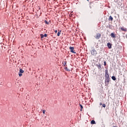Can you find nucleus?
Returning a JSON list of instances; mask_svg holds the SVG:
<instances>
[{"label":"nucleus","instance_id":"nucleus-5","mask_svg":"<svg viewBox=\"0 0 127 127\" xmlns=\"http://www.w3.org/2000/svg\"><path fill=\"white\" fill-rule=\"evenodd\" d=\"M41 38H43L44 37H47V34H45L43 35V34H40Z\"/></svg>","mask_w":127,"mask_h":127},{"label":"nucleus","instance_id":"nucleus-14","mask_svg":"<svg viewBox=\"0 0 127 127\" xmlns=\"http://www.w3.org/2000/svg\"><path fill=\"white\" fill-rule=\"evenodd\" d=\"M44 22H45L46 24H47L48 25H49V22H48L47 20H45Z\"/></svg>","mask_w":127,"mask_h":127},{"label":"nucleus","instance_id":"nucleus-13","mask_svg":"<svg viewBox=\"0 0 127 127\" xmlns=\"http://www.w3.org/2000/svg\"><path fill=\"white\" fill-rule=\"evenodd\" d=\"M112 80H113L114 81H116V80H117V79L116 78V77L115 76H113L112 77Z\"/></svg>","mask_w":127,"mask_h":127},{"label":"nucleus","instance_id":"nucleus-12","mask_svg":"<svg viewBox=\"0 0 127 127\" xmlns=\"http://www.w3.org/2000/svg\"><path fill=\"white\" fill-rule=\"evenodd\" d=\"M91 125H95L96 122L94 120H92L91 121Z\"/></svg>","mask_w":127,"mask_h":127},{"label":"nucleus","instance_id":"nucleus-3","mask_svg":"<svg viewBox=\"0 0 127 127\" xmlns=\"http://www.w3.org/2000/svg\"><path fill=\"white\" fill-rule=\"evenodd\" d=\"M92 55H96L97 54V51L94 49L91 51Z\"/></svg>","mask_w":127,"mask_h":127},{"label":"nucleus","instance_id":"nucleus-23","mask_svg":"<svg viewBox=\"0 0 127 127\" xmlns=\"http://www.w3.org/2000/svg\"><path fill=\"white\" fill-rule=\"evenodd\" d=\"M55 32V33H57V30H56Z\"/></svg>","mask_w":127,"mask_h":127},{"label":"nucleus","instance_id":"nucleus-6","mask_svg":"<svg viewBox=\"0 0 127 127\" xmlns=\"http://www.w3.org/2000/svg\"><path fill=\"white\" fill-rule=\"evenodd\" d=\"M120 29L122 31H127V28H124V27H122L120 28Z\"/></svg>","mask_w":127,"mask_h":127},{"label":"nucleus","instance_id":"nucleus-18","mask_svg":"<svg viewBox=\"0 0 127 127\" xmlns=\"http://www.w3.org/2000/svg\"><path fill=\"white\" fill-rule=\"evenodd\" d=\"M104 66H106V65H107V62H106V61H104Z\"/></svg>","mask_w":127,"mask_h":127},{"label":"nucleus","instance_id":"nucleus-7","mask_svg":"<svg viewBox=\"0 0 127 127\" xmlns=\"http://www.w3.org/2000/svg\"><path fill=\"white\" fill-rule=\"evenodd\" d=\"M111 36L112 37V38H116V35L114 33H111Z\"/></svg>","mask_w":127,"mask_h":127},{"label":"nucleus","instance_id":"nucleus-10","mask_svg":"<svg viewBox=\"0 0 127 127\" xmlns=\"http://www.w3.org/2000/svg\"><path fill=\"white\" fill-rule=\"evenodd\" d=\"M113 19L114 18L112 17V16H110L108 20H109V21H113Z\"/></svg>","mask_w":127,"mask_h":127},{"label":"nucleus","instance_id":"nucleus-22","mask_svg":"<svg viewBox=\"0 0 127 127\" xmlns=\"http://www.w3.org/2000/svg\"><path fill=\"white\" fill-rule=\"evenodd\" d=\"M46 112V111H45V110H44L43 111V114H45V112Z\"/></svg>","mask_w":127,"mask_h":127},{"label":"nucleus","instance_id":"nucleus-16","mask_svg":"<svg viewBox=\"0 0 127 127\" xmlns=\"http://www.w3.org/2000/svg\"><path fill=\"white\" fill-rule=\"evenodd\" d=\"M64 69L65 70H66V71H68L69 72H70V69H68V67H67V66L64 67Z\"/></svg>","mask_w":127,"mask_h":127},{"label":"nucleus","instance_id":"nucleus-9","mask_svg":"<svg viewBox=\"0 0 127 127\" xmlns=\"http://www.w3.org/2000/svg\"><path fill=\"white\" fill-rule=\"evenodd\" d=\"M96 66L98 69H101L102 65H101V64H96Z\"/></svg>","mask_w":127,"mask_h":127},{"label":"nucleus","instance_id":"nucleus-8","mask_svg":"<svg viewBox=\"0 0 127 127\" xmlns=\"http://www.w3.org/2000/svg\"><path fill=\"white\" fill-rule=\"evenodd\" d=\"M107 46L109 49H111V48H112V44L110 43H107Z\"/></svg>","mask_w":127,"mask_h":127},{"label":"nucleus","instance_id":"nucleus-20","mask_svg":"<svg viewBox=\"0 0 127 127\" xmlns=\"http://www.w3.org/2000/svg\"><path fill=\"white\" fill-rule=\"evenodd\" d=\"M19 77H21V76H22V74L19 72Z\"/></svg>","mask_w":127,"mask_h":127},{"label":"nucleus","instance_id":"nucleus-17","mask_svg":"<svg viewBox=\"0 0 127 127\" xmlns=\"http://www.w3.org/2000/svg\"><path fill=\"white\" fill-rule=\"evenodd\" d=\"M66 64H67V61L64 62V67H65V66H67Z\"/></svg>","mask_w":127,"mask_h":127},{"label":"nucleus","instance_id":"nucleus-11","mask_svg":"<svg viewBox=\"0 0 127 127\" xmlns=\"http://www.w3.org/2000/svg\"><path fill=\"white\" fill-rule=\"evenodd\" d=\"M19 73H22H22H24V71L23 70H22V68H20V69H19Z\"/></svg>","mask_w":127,"mask_h":127},{"label":"nucleus","instance_id":"nucleus-19","mask_svg":"<svg viewBox=\"0 0 127 127\" xmlns=\"http://www.w3.org/2000/svg\"><path fill=\"white\" fill-rule=\"evenodd\" d=\"M102 107H103V108H106V104H103V105H102Z\"/></svg>","mask_w":127,"mask_h":127},{"label":"nucleus","instance_id":"nucleus-2","mask_svg":"<svg viewBox=\"0 0 127 127\" xmlns=\"http://www.w3.org/2000/svg\"><path fill=\"white\" fill-rule=\"evenodd\" d=\"M101 34L98 33L97 34H96V36L95 37V39H97V40L100 39V38H101Z\"/></svg>","mask_w":127,"mask_h":127},{"label":"nucleus","instance_id":"nucleus-15","mask_svg":"<svg viewBox=\"0 0 127 127\" xmlns=\"http://www.w3.org/2000/svg\"><path fill=\"white\" fill-rule=\"evenodd\" d=\"M60 33H61V30L58 32L57 36H60Z\"/></svg>","mask_w":127,"mask_h":127},{"label":"nucleus","instance_id":"nucleus-21","mask_svg":"<svg viewBox=\"0 0 127 127\" xmlns=\"http://www.w3.org/2000/svg\"><path fill=\"white\" fill-rule=\"evenodd\" d=\"M80 107L81 110H83V106H82V105H80Z\"/></svg>","mask_w":127,"mask_h":127},{"label":"nucleus","instance_id":"nucleus-4","mask_svg":"<svg viewBox=\"0 0 127 127\" xmlns=\"http://www.w3.org/2000/svg\"><path fill=\"white\" fill-rule=\"evenodd\" d=\"M69 49L71 53H74V54H76V52H74V47H70Z\"/></svg>","mask_w":127,"mask_h":127},{"label":"nucleus","instance_id":"nucleus-24","mask_svg":"<svg viewBox=\"0 0 127 127\" xmlns=\"http://www.w3.org/2000/svg\"><path fill=\"white\" fill-rule=\"evenodd\" d=\"M102 105H103V104L102 103H100V106H102Z\"/></svg>","mask_w":127,"mask_h":127},{"label":"nucleus","instance_id":"nucleus-1","mask_svg":"<svg viewBox=\"0 0 127 127\" xmlns=\"http://www.w3.org/2000/svg\"><path fill=\"white\" fill-rule=\"evenodd\" d=\"M105 83L106 86H108L110 83V75H109V71L108 69L105 70Z\"/></svg>","mask_w":127,"mask_h":127},{"label":"nucleus","instance_id":"nucleus-25","mask_svg":"<svg viewBox=\"0 0 127 127\" xmlns=\"http://www.w3.org/2000/svg\"><path fill=\"white\" fill-rule=\"evenodd\" d=\"M88 1H89V0H87Z\"/></svg>","mask_w":127,"mask_h":127}]
</instances>
